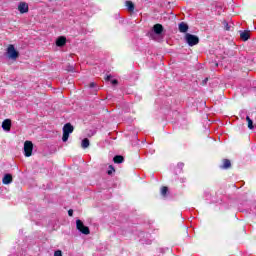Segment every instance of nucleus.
I'll list each match as a JSON object with an SVG mask.
<instances>
[{
  "instance_id": "obj_10",
  "label": "nucleus",
  "mask_w": 256,
  "mask_h": 256,
  "mask_svg": "<svg viewBox=\"0 0 256 256\" xmlns=\"http://www.w3.org/2000/svg\"><path fill=\"white\" fill-rule=\"evenodd\" d=\"M2 129H4V131H11V121L9 119L2 122Z\"/></svg>"
},
{
  "instance_id": "obj_3",
  "label": "nucleus",
  "mask_w": 256,
  "mask_h": 256,
  "mask_svg": "<svg viewBox=\"0 0 256 256\" xmlns=\"http://www.w3.org/2000/svg\"><path fill=\"white\" fill-rule=\"evenodd\" d=\"M76 229L83 235H89V233H91L89 227L85 226L81 220H76Z\"/></svg>"
},
{
  "instance_id": "obj_17",
  "label": "nucleus",
  "mask_w": 256,
  "mask_h": 256,
  "mask_svg": "<svg viewBox=\"0 0 256 256\" xmlns=\"http://www.w3.org/2000/svg\"><path fill=\"white\" fill-rule=\"evenodd\" d=\"M69 133L68 132H64L63 131V136H62V141L64 142V143H67V141L69 140Z\"/></svg>"
},
{
  "instance_id": "obj_5",
  "label": "nucleus",
  "mask_w": 256,
  "mask_h": 256,
  "mask_svg": "<svg viewBox=\"0 0 256 256\" xmlns=\"http://www.w3.org/2000/svg\"><path fill=\"white\" fill-rule=\"evenodd\" d=\"M18 11L20 13H28L29 12V5L26 2H20L18 5Z\"/></svg>"
},
{
  "instance_id": "obj_11",
  "label": "nucleus",
  "mask_w": 256,
  "mask_h": 256,
  "mask_svg": "<svg viewBox=\"0 0 256 256\" xmlns=\"http://www.w3.org/2000/svg\"><path fill=\"white\" fill-rule=\"evenodd\" d=\"M73 130H74V128H73V125H71V123H67L63 127L64 133H68L70 135H71V133H73Z\"/></svg>"
},
{
  "instance_id": "obj_6",
  "label": "nucleus",
  "mask_w": 256,
  "mask_h": 256,
  "mask_svg": "<svg viewBox=\"0 0 256 256\" xmlns=\"http://www.w3.org/2000/svg\"><path fill=\"white\" fill-rule=\"evenodd\" d=\"M2 183L3 185H11L13 183V176L11 174H5Z\"/></svg>"
},
{
  "instance_id": "obj_20",
  "label": "nucleus",
  "mask_w": 256,
  "mask_h": 256,
  "mask_svg": "<svg viewBox=\"0 0 256 256\" xmlns=\"http://www.w3.org/2000/svg\"><path fill=\"white\" fill-rule=\"evenodd\" d=\"M108 175H113V173H115V168L113 167V165L109 166V170L107 171Z\"/></svg>"
},
{
  "instance_id": "obj_15",
  "label": "nucleus",
  "mask_w": 256,
  "mask_h": 256,
  "mask_svg": "<svg viewBox=\"0 0 256 256\" xmlns=\"http://www.w3.org/2000/svg\"><path fill=\"white\" fill-rule=\"evenodd\" d=\"M114 163H123L125 161V158H123V156L121 155H116L113 158Z\"/></svg>"
},
{
  "instance_id": "obj_18",
  "label": "nucleus",
  "mask_w": 256,
  "mask_h": 256,
  "mask_svg": "<svg viewBox=\"0 0 256 256\" xmlns=\"http://www.w3.org/2000/svg\"><path fill=\"white\" fill-rule=\"evenodd\" d=\"M246 121L248 123V128L253 129V120H251V118L247 116Z\"/></svg>"
},
{
  "instance_id": "obj_26",
  "label": "nucleus",
  "mask_w": 256,
  "mask_h": 256,
  "mask_svg": "<svg viewBox=\"0 0 256 256\" xmlns=\"http://www.w3.org/2000/svg\"><path fill=\"white\" fill-rule=\"evenodd\" d=\"M118 81L117 80H112V85H117Z\"/></svg>"
},
{
  "instance_id": "obj_13",
  "label": "nucleus",
  "mask_w": 256,
  "mask_h": 256,
  "mask_svg": "<svg viewBox=\"0 0 256 256\" xmlns=\"http://www.w3.org/2000/svg\"><path fill=\"white\" fill-rule=\"evenodd\" d=\"M221 167H222V169H230L231 168V160L224 159L223 165Z\"/></svg>"
},
{
  "instance_id": "obj_9",
  "label": "nucleus",
  "mask_w": 256,
  "mask_h": 256,
  "mask_svg": "<svg viewBox=\"0 0 256 256\" xmlns=\"http://www.w3.org/2000/svg\"><path fill=\"white\" fill-rule=\"evenodd\" d=\"M153 31L156 35H161V33H163V25L161 24H155L153 26Z\"/></svg>"
},
{
  "instance_id": "obj_22",
  "label": "nucleus",
  "mask_w": 256,
  "mask_h": 256,
  "mask_svg": "<svg viewBox=\"0 0 256 256\" xmlns=\"http://www.w3.org/2000/svg\"><path fill=\"white\" fill-rule=\"evenodd\" d=\"M97 86V84H95L94 82H91L90 84H89V88L90 89H93V87H96Z\"/></svg>"
},
{
  "instance_id": "obj_28",
  "label": "nucleus",
  "mask_w": 256,
  "mask_h": 256,
  "mask_svg": "<svg viewBox=\"0 0 256 256\" xmlns=\"http://www.w3.org/2000/svg\"><path fill=\"white\" fill-rule=\"evenodd\" d=\"M226 31H229V24H226Z\"/></svg>"
},
{
  "instance_id": "obj_21",
  "label": "nucleus",
  "mask_w": 256,
  "mask_h": 256,
  "mask_svg": "<svg viewBox=\"0 0 256 256\" xmlns=\"http://www.w3.org/2000/svg\"><path fill=\"white\" fill-rule=\"evenodd\" d=\"M54 256H63V253L61 252V250H57L54 252Z\"/></svg>"
},
{
  "instance_id": "obj_24",
  "label": "nucleus",
  "mask_w": 256,
  "mask_h": 256,
  "mask_svg": "<svg viewBox=\"0 0 256 256\" xmlns=\"http://www.w3.org/2000/svg\"><path fill=\"white\" fill-rule=\"evenodd\" d=\"M68 215H69V217H73V209H70V210L68 211Z\"/></svg>"
},
{
  "instance_id": "obj_8",
  "label": "nucleus",
  "mask_w": 256,
  "mask_h": 256,
  "mask_svg": "<svg viewBox=\"0 0 256 256\" xmlns=\"http://www.w3.org/2000/svg\"><path fill=\"white\" fill-rule=\"evenodd\" d=\"M67 43V38H65L64 36H60L57 40H56V45L57 47H64V45Z\"/></svg>"
},
{
  "instance_id": "obj_25",
  "label": "nucleus",
  "mask_w": 256,
  "mask_h": 256,
  "mask_svg": "<svg viewBox=\"0 0 256 256\" xmlns=\"http://www.w3.org/2000/svg\"><path fill=\"white\" fill-rule=\"evenodd\" d=\"M106 81H111V75H108V76L106 77Z\"/></svg>"
},
{
  "instance_id": "obj_4",
  "label": "nucleus",
  "mask_w": 256,
  "mask_h": 256,
  "mask_svg": "<svg viewBox=\"0 0 256 256\" xmlns=\"http://www.w3.org/2000/svg\"><path fill=\"white\" fill-rule=\"evenodd\" d=\"M24 155L25 157H31L33 155V142L26 141L24 143Z\"/></svg>"
},
{
  "instance_id": "obj_30",
  "label": "nucleus",
  "mask_w": 256,
  "mask_h": 256,
  "mask_svg": "<svg viewBox=\"0 0 256 256\" xmlns=\"http://www.w3.org/2000/svg\"><path fill=\"white\" fill-rule=\"evenodd\" d=\"M218 65H219V64H217V63L215 64L216 67H217Z\"/></svg>"
},
{
  "instance_id": "obj_12",
  "label": "nucleus",
  "mask_w": 256,
  "mask_h": 256,
  "mask_svg": "<svg viewBox=\"0 0 256 256\" xmlns=\"http://www.w3.org/2000/svg\"><path fill=\"white\" fill-rule=\"evenodd\" d=\"M249 31H242L240 32V38L242 39V41H249Z\"/></svg>"
},
{
  "instance_id": "obj_19",
  "label": "nucleus",
  "mask_w": 256,
  "mask_h": 256,
  "mask_svg": "<svg viewBox=\"0 0 256 256\" xmlns=\"http://www.w3.org/2000/svg\"><path fill=\"white\" fill-rule=\"evenodd\" d=\"M167 191H169V188H167V186L162 187L161 195H163V197H165V195H167Z\"/></svg>"
},
{
  "instance_id": "obj_27",
  "label": "nucleus",
  "mask_w": 256,
  "mask_h": 256,
  "mask_svg": "<svg viewBox=\"0 0 256 256\" xmlns=\"http://www.w3.org/2000/svg\"><path fill=\"white\" fill-rule=\"evenodd\" d=\"M226 31H229V24H226Z\"/></svg>"
},
{
  "instance_id": "obj_2",
  "label": "nucleus",
  "mask_w": 256,
  "mask_h": 256,
  "mask_svg": "<svg viewBox=\"0 0 256 256\" xmlns=\"http://www.w3.org/2000/svg\"><path fill=\"white\" fill-rule=\"evenodd\" d=\"M7 56L9 59H12L13 61H17L19 58V52L15 50V46L13 44H10L7 48Z\"/></svg>"
},
{
  "instance_id": "obj_29",
  "label": "nucleus",
  "mask_w": 256,
  "mask_h": 256,
  "mask_svg": "<svg viewBox=\"0 0 256 256\" xmlns=\"http://www.w3.org/2000/svg\"><path fill=\"white\" fill-rule=\"evenodd\" d=\"M178 167H183V163H179V164H178Z\"/></svg>"
},
{
  "instance_id": "obj_23",
  "label": "nucleus",
  "mask_w": 256,
  "mask_h": 256,
  "mask_svg": "<svg viewBox=\"0 0 256 256\" xmlns=\"http://www.w3.org/2000/svg\"><path fill=\"white\" fill-rule=\"evenodd\" d=\"M209 81V78H205L203 81H202V85H207V82Z\"/></svg>"
},
{
  "instance_id": "obj_7",
  "label": "nucleus",
  "mask_w": 256,
  "mask_h": 256,
  "mask_svg": "<svg viewBox=\"0 0 256 256\" xmlns=\"http://www.w3.org/2000/svg\"><path fill=\"white\" fill-rule=\"evenodd\" d=\"M178 29H179L180 33H187V31H189V25H187V23H185V22H181L178 25Z\"/></svg>"
},
{
  "instance_id": "obj_1",
  "label": "nucleus",
  "mask_w": 256,
  "mask_h": 256,
  "mask_svg": "<svg viewBox=\"0 0 256 256\" xmlns=\"http://www.w3.org/2000/svg\"><path fill=\"white\" fill-rule=\"evenodd\" d=\"M184 39L189 47H195V45H199V38L196 35L186 33Z\"/></svg>"
},
{
  "instance_id": "obj_16",
  "label": "nucleus",
  "mask_w": 256,
  "mask_h": 256,
  "mask_svg": "<svg viewBox=\"0 0 256 256\" xmlns=\"http://www.w3.org/2000/svg\"><path fill=\"white\" fill-rule=\"evenodd\" d=\"M90 145V142H89V139L88 138H85L82 140V143H81V147L82 149H87Z\"/></svg>"
},
{
  "instance_id": "obj_14",
  "label": "nucleus",
  "mask_w": 256,
  "mask_h": 256,
  "mask_svg": "<svg viewBox=\"0 0 256 256\" xmlns=\"http://www.w3.org/2000/svg\"><path fill=\"white\" fill-rule=\"evenodd\" d=\"M126 7L130 12L135 11V4H133L131 1H126Z\"/></svg>"
}]
</instances>
